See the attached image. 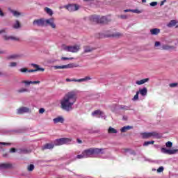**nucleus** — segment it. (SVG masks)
Returning a JSON list of instances; mask_svg holds the SVG:
<instances>
[{"label": "nucleus", "instance_id": "1", "mask_svg": "<svg viewBox=\"0 0 178 178\" xmlns=\"http://www.w3.org/2000/svg\"><path fill=\"white\" fill-rule=\"evenodd\" d=\"M77 101V96L76 92H70L67 93L60 101V105L62 109L69 112L73 110V106Z\"/></svg>", "mask_w": 178, "mask_h": 178}, {"label": "nucleus", "instance_id": "2", "mask_svg": "<svg viewBox=\"0 0 178 178\" xmlns=\"http://www.w3.org/2000/svg\"><path fill=\"white\" fill-rule=\"evenodd\" d=\"M85 158H95L99 155L105 154V149L91 147L83 151Z\"/></svg>", "mask_w": 178, "mask_h": 178}, {"label": "nucleus", "instance_id": "3", "mask_svg": "<svg viewBox=\"0 0 178 178\" xmlns=\"http://www.w3.org/2000/svg\"><path fill=\"white\" fill-rule=\"evenodd\" d=\"M140 136L142 137V138L144 139H147V138H161V137H162V135H161L160 134H159L158 132H144V133H141Z\"/></svg>", "mask_w": 178, "mask_h": 178}, {"label": "nucleus", "instance_id": "4", "mask_svg": "<svg viewBox=\"0 0 178 178\" xmlns=\"http://www.w3.org/2000/svg\"><path fill=\"white\" fill-rule=\"evenodd\" d=\"M62 49H63V51H66L67 52L76 53L80 51V45L67 46L63 44L62 46Z\"/></svg>", "mask_w": 178, "mask_h": 178}, {"label": "nucleus", "instance_id": "5", "mask_svg": "<svg viewBox=\"0 0 178 178\" xmlns=\"http://www.w3.org/2000/svg\"><path fill=\"white\" fill-rule=\"evenodd\" d=\"M54 145H63L65 144H70L72 143V139L69 138H61L56 139L54 141Z\"/></svg>", "mask_w": 178, "mask_h": 178}, {"label": "nucleus", "instance_id": "6", "mask_svg": "<svg viewBox=\"0 0 178 178\" xmlns=\"http://www.w3.org/2000/svg\"><path fill=\"white\" fill-rule=\"evenodd\" d=\"M33 25L36 27H44V26H45V19L40 18L35 19L33 22Z\"/></svg>", "mask_w": 178, "mask_h": 178}, {"label": "nucleus", "instance_id": "7", "mask_svg": "<svg viewBox=\"0 0 178 178\" xmlns=\"http://www.w3.org/2000/svg\"><path fill=\"white\" fill-rule=\"evenodd\" d=\"M49 26L51 29H56V24H55V18L51 17L45 20V26Z\"/></svg>", "mask_w": 178, "mask_h": 178}, {"label": "nucleus", "instance_id": "8", "mask_svg": "<svg viewBox=\"0 0 178 178\" xmlns=\"http://www.w3.org/2000/svg\"><path fill=\"white\" fill-rule=\"evenodd\" d=\"M161 152L163 154H168V155H175V154L178 152V149H168L165 147H162Z\"/></svg>", "mask_w": 178, "mask_h": 178}, {"label": "nucleus", "instance_id": "9", "mask_svg": "<svg viewBox=\"0 0 178 178\" xmlns=\"http://www.w3.org/2000/svg\"><path fill=\"white\" fill-rule=\"evenodd\" d=\"M31 67L34 70H28V73H34V72H44V69L40 67V65L37 64H31Z\"/></svg>", "mask_w": 178, "mask_h": 178}, {"label": "nucleus", "instance_id": "10", "mask_svg": "<svg viewBox=\"0 0 178 178\" xmlns=\"http://www.w3.org/2000/svg\"><path fill=\"white\" fill-rule=\"evenodd\" d=\"M67 9L69 12H76V10L80 9V6L77 4H70L67 6Z\"/></svg>", "mask_w": 178, "mask_h": 178}, {"label": "nucleus", "instance_id": "11", "mask_svg": "<svg viewBox=\"0 0 178 178\" xmlns=\"http://www.w3.org/2000/svg\"><path fill=\"white\" fill-rule=\"evenodd\" d=\"M73 67H76V65L74 64H67L65 65H55L54 66V69H72Z\"/></svg>", "mask_w": 178, "mask_h": 178}, {"label": "nucleus", "instance_id": "12", "mask_svg": "<svg viewBox=\"0 0 178 178\" xmlns=\"http://www.w3.org/2000/svg\"><path fill=\"white\" fill-rule=\"evenodd\" d=\"M3 169H12V163H0V170H3Z\"/></svg>", "mask_w": 178, "mask_h": 178}, {"label": "nucleus", "instance_id": "13", "mask_svg": "<svg viewBox=\"0 0 178 178\" xmlns=\"http://www.w3.org/2000/svg\"><path fill=\"white\" fill-rule=\"evenodd\" d=\"M27 112H30V108L27 107H22L17 110V113L19 115H22L23 113H27Z\"/></svg>", "mask_w": 178, "mask_h": 178}, {"label": "nucleus", "instance_id": "14", "mask_svg": "<svg viewBox=\"0 0 178 178\" xmlns=\"http://www.w3.org/2000/svg\"><path fill=\"white\" fill-rule=\"evenodd\" d=\"M89 20H90L92 23H99V16L98 15H91L89 17Z\"/></svg>", "mask_w": 178, "mask_h": 178}, {"label": "nucleus", "instance_id": "15", "mask_svg": "<svg viewBox=\"0 0 178 178\" xmlns=\"http://www.w3.org/2000/svg\"><path fill=\"white\" fill-rule=\"evenodd\" d=\"M89 80H91V77L86 76L85 78H82V79H71V81H75V82H77V83H82L83 81H88Z\"/></svg>", "mask_w": 178, "mask_h": 178}, {"label": "nucleus", "instance_id": "16", "mask_svg": "<svg viewBox=\"0 0 178 178\" xmlns=\"http://www.w3.org/2000/svg\"><path fill=\"white\" fill-rule=\"evenodd\" d=\"M54 123H63L65 122V119L62 116H58L54 119H53Z\"/></svg>", "mask_w": 178, "mask_h": 178}, {"label": "nucleus", "instance_id": "17", "mask_svg": "<svg viewBox=\"0 0 178 178\" xmlns=\"http://www.w3.org/2000/svg\"><path fill=\"white\" fill-rule=\"evenodd\" d=\"M159 33H161V29L158 28L152 29L150 30V33L152 34V35H158Z\"/></svg>", "mask_w": 178, "mask_h": 178}, {"label": "nucleus", "instance_id": "18", "mask_svg": "<svg viewBox=\"0 0 178 178\" xmlns=\"http://www.w3.org/2000/svg\"><path fill=\"white\" fill-rule=\"evenodd\" d=\"M4 40H13V41H20V38L15 36H3Z\"/></svg>", "mask_w": 178, "mask_h": 178}, {"label": "nucleus", "instance_id": "19", "mask_svg": "<svg viewBox=\"0 0 178 178\" xmlns=\"http://www.w3.org/2000/svg\"><path fill=\"white\" fill-rule=\"evenodd\" d=\"M54 147H55L54 142H50L49 143L45 144V149H53Z\"/></svg>", "mask_w": 178, "mask_h": 178}, {"label": "nucleus", "instance_id": "20", "mask_svg": "<svg viewBox=\"0 0 178 178\" xmlns=\"http://www.w3.org/2000/svg\"><path fill=\"white\" fill-rule=\"evenodd\" d=\"M148 81H149V79L146 78L142 80L137 81L136 84L137 86H142V84H145V83H148Z\"/></svg>", "mask_w": 178, "mask_h": 178}, {"label": "nucleus", "instance_id": "21", "mask_svg": "<svg viewBox=\"0 0 178 178\" xmlns=\"http://www.w3.org/2000/svg\"><path fill=\"white\" fill-rule=\"evenodd\" d=\"M142 97H145L147 95V92H148V90H147V88H143L142 89H140L139 91H138Z\"/></svg>", "mask_w": 178, "mask_h": 178}, {"label": "nucleus", "instance_id": "22", "mask_svg": "<svg viewBox=\"0 0 178 178\" xmlns=\"http://www.w3.org/2000/svg\"><path fill=\"white\" fill-rule=\"evenodd\" d=\"M131 129H133V127L131 126H125V127H123L120 131H121V133H126V131H127V130H131Z\"/></svg>", "mask_w": 178, "mask_h": 178}, {"label": "nucleus", "instance_id": "23", "mask_svg": "<svg viewBox=\"0 0 178 178\" xmlns=\"http://www.w3.org/2000/svg\"><path fill=\"white\" fill-rule=\"evenodd\" d=\"M13 27L15 29H20L22 27V25L20 24V22H19V20H16L15 23L13 24Z\"/></svg>", "mask_w": 178, "mask_h": 178}, {"label": "nucleus", "instance_id": "24", "mask_svg": "<svg viewBox=\"0 0 178 178\" xmlns=\"http://www.w3.org/2000/svg\"><path fill=\"white\" fill-rule=\"evenodd\" d=\"M108 22H109V19H108V17H102L101 18H99V23L106 24L108 23Z\"/></svg>", "mask_w": 178, "mask_h": 178}, {"label": "nucleus", "instance_id": "25", "mask_svg": "<svg viewBox=\"0 0 178 178\" xmlns=\"http://www.w3.org/2000/svg\"><path fill=\"white\" fill-rule=\"evenodd\" d=\"M45 12L50 17H51L52 15H54V11H52V10L48 7L45 8Z\"/></svg>", "mask_w": 178, "mask_h": 178}, {"label": "nucleus", "instance_id": "26", "mask_svg": "<svg viewBox=\"0 0 178 178\" xmlns=\"http://www.w3.org/2000/svg\"><path fill=\"white\" fill-rule=\"evenodd\" d=\"M177 24V22L176 20H171L168 24L167 27H174V26H176Z\"/></svg>", "mask_w": 178, "mask_h": 178}, {"label": "nucleus", "instance_id": "27", "mask_svg": "<svg viewBox=\"0 0 178 178\" xmlns=\"http://www.w3.org/2000/svg\"><path fill=\"white\" fill-rule=\"evenodd\" d=\"M108 133H109V134H116L118 131L115 129L112 128V127H110L108 128Z\"/></svg>", "mask_w": 178, "mask_h": 178}, {"label": "nucleus", "instance_id": "28", "mask_svg": "<svg viewBox=\"0 0 178 178\" xmlns=\"http://www.w3.org/2000/svg\"><path fill=\"white\" fill-rule=\"evenodd\" d=\"M30 150H27L26 148L19 149L18 150V154H29Z\"/></svg>", "mask_w": 178, "mask_h": 178}, {"label": "nucleus", "instance_id": "29", "mask_svg": "<svg viewBox=\"0 0 178 178\" xmlns=\"http://www.w3.org/2000/svg\"><path fill=\"white\" fill-rule=\"evenodd\" d=\"M162 49L165 51H169V49H173V46H169L168 44H164L162 46Z\"/></svg>", "mask_w": 178, "mask_h": 178}, {"label": "nucleus", "instance_id": "30", "mask_svg": "<svg viewBox=\"0 0 178 178\" xmlns=\"http://www.w3.org/2000/svg\"><path fill=\"white\" fill-rule=\"evenodd\" d=\"M20 58V55L19 54H12L8 57V59H19Z\"/></svg>", "mask_w": 178, "mask_h": 178}, {"label": "nucleus", "instance_id": "31", "mask_svg": "<svg viewBox=\"0 0 178 178\" xmlns=\"http://www.w3.org/2000/svg\"><path fill=\"white\" fill-rule=\"evenodd\" d=\"M99 113H101V111L97 110L92 113V116H95V118H99Z\"/></svg>", "mask_w": 178, "mask_h": 178}, {"label": "nucleus", "instance_id": "32", "mask_svg": "<svg viewBox=\"0 0 178 178\" xmlns=\"http://www.w3.org/2000/svg\"><path fill=\"white\" fill-rule=\"evenodd\" d=\"M10 12H11V13H13V16H15V17H19V16H20V15H22V13H20L16 10H11Z\"/></svg>", "mask_w": 178, "mask_h": 178}, {"label": "nucleus", "instance_id": "33", "mask_svg": "<svg viewBox=\"0 0 178 178\" xmlns=\"http://www.w3.org/2000/svg\"><path fill=\"white\" fill-rule=\"evenodd\" d=\"M83 49L85 53L91 52V51H92V48L90 47L89 46H85Z\"/></svg>", "mask_w": 178, "mask_h": 178}, {"label": "nucleus", "instance_id": "34", "mask_svg": "<svg viewBox=\"0 0 178 178\" xmlns=\"http://www.w3.org/2000/svg\"><path fill=\"white\" fill-rule=\"evenodd\" d=\"M154 143H155V141H154V140H152V141H145V142L143 143V147H148V145H152V144H154Z\"/></svg>", "mask_w": 178, "mask_h": 178}, {"label": "nucleus", "instance_id": "35", "mask_svg": "<svg viewBox=\"0 0 178 178\" xmlns=\"http://www.w3.org/2000/svg\"><path fill=\"white\" fill-rule=\"evenodd\" d=\"M76 158H77V159H83L86 158L85 154H84V152H83L81 153V154H78L76 156Z\"/></svg>", "mask_w": 178, "mask_h": 178}, {"label": "nucleus", "instance_id": "36", "mask_svg": "<svg viewBox=\"0 0 178 178\" xmlns=\"http://www.w3.org/2000/svg\"><path fill=\"white\" fill-rule=\"evenodd\" d=\"M125 152H130V154L131 155H136V152H134V150H131L130 149H126Z\"/></svg>", "mask_w": 178, "mask_h": 178}, {"label": "nucleus", "instance_id": "37", "mask_svg": "<svg viewBox=\"0 0 178 178\" xmlns=\"http://www.w3.org/2000/svg\"><path fill=\"white\" fill-rule=\"evenodd\" d=\"M173 145V143L170 141H168L165 143V146L167 148H171V147Z\"/></svg>", "mask_w": 178, "mask_h": 178}, {"label": "nucleus", "instance_id": "38", "mask_svg": "<svg viewBox=\"0 0 178 178\" xmlns=\"http://www.w3.org/2000/svg\"><path fill=\"white\" fill-rule=\"evenodd\" d=\"M99 118H102V119H106V116H105V113L100 111V113Z\"/></svg>", "mask_w": 178, "mask_h": 178}, {"label": "nucleus", "instance_id": "39", "mask_svg": "<svg viewBox=\"0 0 178 178\" xmlns=\"http://www.w3.org/2000/svg\"><path fill=\"white\" fill-rule=\"evenodd\" d=\"M28 170L29 172H32V170H34V165L31 164L30 165L28 166Z\"/></svg>", "mask_w": 178, "mask_h": 178}, {"label": "nucleus", "instance_id": "40", "mask_svg": "<svg viewBox=\"0 0 178 178\" xmlns=\"http://www.w3.org/2000/svg\"><path fill=\"white\" fill-rule=\"evenodd\" d=\"M138 94H140L139 92H136V94L132 99V101H137L138 99Z\"/></svg>", "mask_w": 178, "mask_h": 178}, {"label": "nucleus", "instance_id": "41", "mask_svg": "<svg viewBox=\"0 0 178 178\" xmlns=\"http://www.w3.org/2000/svg\"><path fill=\"white\" fill-rule=\"evenodd\" d=\"M18 92H29V90L26 88H22L17 90Z\"/></svg>", "mask_w": 178, "mask_h": 178}, {"label": "nucleus", "instance_id": "42", "mask_svg": "<svg viewBox=\"0 0 178 178\" xmlns=\"http://www.w3.org/2000/svg\"><path fill=\"white\" fill-rule=\"evenodd\" d=\"M121 109H123L124 111H129L130 109V107L127 106H120Z\"/></svg>", "mask_w": 178, "mask_h": 178}, {"label": "nucleus", "instance_id": "43", "mask_svg": "<svg viewBox=\"0 0 178 178\" xmlns=\"http://www.w3.org/2000/svg\"><path fill=\"white\" fill-rule=\"evenodd\" d=\"M22 83L26 84V86H30L31 84V81H22Z\"/></svg>", "mask_w": 178, "mask_h": 178}, {"label": "nucleus", "instance_id": "44", "mask_svg": "<svg viewBox=\"0 0 178 178\" xmlns=\"http://www.w3.org/2000/svg\"><path fill=\"white\" fill-rule=\"evenodd\" d=\"M19 72H21L22 73H26V72H29V70L27 68H21L19 70Z\"/></svg>", "mask_w": 178, "mask_h": 178}, {"label": "nucleus", "instance_id": "45", "mask_svg": "<svg viewBox=\"0 0 178 178\" xmlns=\"http://www.w3.org/2000/svg\"><path fill=\"white\" fill-rule=\"evenodd\" d=\"M15 66H17V63H15V62H11L10 63V67H15Z\"/></svg>", "mask_w": 178, "mask_h": 178}, {"label": "nucleus", "instance_id": "46", "mask_svg": "<svg viewBox=\"0 0 178 178\" xmlns=\"http://www.w3.org/2000/svg\"><path fill=\"white\" fill-rule=\"evenodd\" d=\"M73 58L62 57L61 60H72Z\"/></svg>", "mask_w": 178, "mask_h": 178}, {"label": "nucleus", "instance_id": "47", "mask_svg": "<svg viewBox=\"0 0 178 178\" xmlns=\"http://www.w3.org/2000/svg\"><path fill=\"white\" fill-rule=\"evenodd\" d=\"M169 86L171 88L177 87V83H170Z\"/></svg>", "mask_w": 178, "mask_h": 178}, {"label": "nucleus", "instance_id": "48", "mask_svg": "<svg viewBox=\"0 0 178 178\" xmlns=\"http://www.w3.org/2000/svg\"><path fill=\"white\" fill-rule=\"evenodd\" d=\"M158 5V2L156 1H153L150 3V6H156Z\"/></svg>", "mask_w": 178, "mask_h": 178}, {"label": "nucleus", "instance_id": "49", "mask_svg": "<svg viewBox=\"0 0 178 178\" xmlns=\"http://www.w3.org/2000/svg\"><path fill=\"white\" fill-rule=\"evenodd\" d=\"M163 170V167L161 166L158 168L157 172L158 173H161L162 172Z\"/></svg>", "mask_w": 178, "mask_h": 178}, {"label": "nucleus", "instance_id": "50", "mask_svg": "<svg viewBox=\"0 0 178 178\" xmlns=\"http://www.w3.org/2000/svg\"><path fill=\"white\" fill-rule=\"evenodd\" d=\"M31 84H40V81H31Z\"/></svg>", "mask_w": 178, "mask_h": 178}, {"label": "nucleus", "instance_id": "51", "mask_svg": "<svg viewBox=\"0 0 178 178\" xmlns=\"http://www.w3.org/2000/svg\"><path fill=\"white\" fill-rule=\"evenodd\" d=\"M131 12H133V13H141V11L138 10H132Z\"/></svg>", "mask_w": 178, "mask_h": 178}, {"label": "nucleus", "instance_id": "52", "mask_svg": "<svg viewBox=\"0 0 178 178\" xmlns=\"http://www.w3.org/2000/svg\"><path fill=\"white\" fill-rule=\"evenodd\" d=\"M44 112H45V109L44 108H42L39 110L40 113H44Z\"/></svg>", "mask_w": 178, "mask_h": 178}, {"label": "nucleus", "instance_id": "53", "mask_svg": "<svg viewBox=\"0 0 178 178\" xmlns=\"http://www.w3.org/2000/svg\"><path fill=\"white\" fill-rule=\"evenodd\" d=\"M159 45H161V42H156L154 43V47H159Z\"/></svg>", "mask_w": 178, "mask_h": 178}, {"label": "nucleus", "instance_id": "54", "mask_svg": "<svg viewBox=\"0 0 178 178\" xmlns=\"http://www.w3.org/2000/svg\"><path fill=\"white\" fill-rule=\"evenodd\" d=\"M119 36H120V33H116L113 35V37H119Z\"/></svg>", "mask_w": 178, "mask_h": 178}, {"label": "nucleus", "instance_id": "55", "mask_svg": "<svg viewBox=\"0 0 178 178\" xmlns=\"http://www.w3.org/2000/svg\"><path fill=\"white\" fill-rule=\"evenodd\" d=\"M0 16L3 17V16H5V14H3V12H2V10L0 8Z\"/></svg>", "mask_w": 178, "mask_h": 178}, {"label": "nucleus", "instance_id": "56", "mask_svg": "<svg viewBox=\"0 0 178 178\" xmlns=\"http://www.w3.org/2000/svg\"><path fill=\"white\" fill-rule=\"evenodd\" d=\"M10 152H16V149L15 148H11L10 150Z\"/></svg>", "mask_w": 178, "mask_h": 178}, {"label": "nucleus", "instance_id": "57", "mask_svg": "<svg viewBox=\"0 0 178 178\" xmlns=\"http://www.w3.org/2000/svg\"><path fill=\"white\" fill-rule=\"evenodd\" d=\"M0 144H1V145H10V144L8 143H1V142H0Z\"/></svg>", "mask_w": 178, "mask_h": 178}, {"label": "nucleus", "instance_id": "58", "mask_svg": "<svg viewBox=\"0 0 178 178\" xmlns=\"http://www.w3.org/2000/svg\"><path fill=\"white\" fill-rule=\"evenodd\" d=\"M6 31V29L0 30V34H2V33H5Z\"/></svg>", "mask_w": 178, "mask_h": 178}, {"label": "nucleus", "instance_id": "59", "mask_svg": "<svg viewBox=\"0 0 178 178\" xmlns=\"http://www.w3.org/2000/svg\"><path fill=\"white\" fill-rule=\"evenodd\" d=\"M165 2H166V0H163V1H162L161 2L160 6H163V5H164V3H165Z\"/></svg>", "mask_w": 178, "mask_h": 178}, {"label": "nucleus", "instance_id": "60", "mask_svg": "<svg viewBox=\"0 0 178 178\" xmlns=\"http://www.w3.org/2000/svg\"><path fill=\"white\" fill-rule=\"evenodd\" d=\"M76 141H77V143H78L79 144H81V143H82L81 140H80V139H79V138L76 139Z\"/></svg>", "mask_w": 178, "mask_h": 178}, {"label": "nucleus", "instance_id": "61", "mask_svg": "<svg viewBox=\"0 0 178 178\" xmlns=\"http://www.w3.org/2000/svg\"><path fill=\"white\" fill-rule=\"evenodd\" d=\"M132 10L131 9H127V10H124V12H131Z\"/></svg>", "mask_w": 178, "mask_h": 178}, {"label": "nucleus", "instance_id": "62", "mask_svg": "<svg viewBox=\"0 0 178 178\" xmlns=\"http://www.w3.org/2000/svg\"><path fill=\"white\" fill-rule=\"evenodd\" d=\"M121 19H126V15H121Z\"/></svg>", "mask_w": 178, "mask_h": 178}, {"label": "nucleus", "instance_id": "63", "mask_svg": "<svg viewBox=\"0 0 178 178\" xmlns=\"http://www.w3.org/2000/svg\"><path fill=\"white\" fill-rule=\"evenodd\" d=\"M66 81H72V79H66Z\"/></svg>", "mask_w": 178, "mask_h": 178}, {"label": "nucleus", "instance_id": "64", "mask_svg": "<svg viewBox=\"0 0 178 178\" xmlns=\"http://www.w3.org/2000/svg\"><path fill=\"white\" fill-rule=\"evenodd\" d=\"M143 3H145L147 2V0H142Z\"/></svg>", "mask_w": 178, "mask_h": 178}]
</instances>
